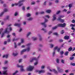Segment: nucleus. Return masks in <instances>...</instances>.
I'll list each match as a JSON object with an SVG mask.
<instances>
[{"label":"nucleus","instance_id":"12","mask_svg":"<svg viewBox=\"0 0 75 75\" xmlns=\"http://www.w3.org/2000/svg\"><path fill=\"white\" fill-rule=\"evenodd\" d=\"M53 72H54L55 74H58V72L55 69H52Z\"/></svg>","mask_w":75,"mask_h":75},{"label":"nucleus","instance_id":"48","mask_svg":"<svg viewBox=\"0 0 75 75\" xmlns=\"http://www.w3.org/2000/svg\"><path fill=\"white\" fill-rule=\"evenodd\" d=\"M69 53V52L68 51H67L66 52H65L64 53V55H66L67 56V55H68V54Z\"/></svg>","mask_w":75,"mask_h":75},{"label":"nucleus","instance_id":"54","mask_svg":"<svg viewBox=\"0 0 75 75\" xmlns=\"http://www.w3.org/2000/svg\"><path fill=\"white\" fill-rule=\"evenodd\" d=\"M3 33L1 35V38H3V37H4V33Z\"/></svg>","mask_w":75,"mask_h":75},{"label":"nucleus","instance_id":"11","mask_svg":"<svg viewBox=\"0 0 75 75\" xmlns=\"http://www.w3.org/2000/svg\"><path fill=\"white\" fill-rule=\"evenodd\" d=\"M64 39L65 40H69V36L67 35H66L64 37Z\"/></svg>","mask_w":75,"mask_h":75},{"label":"nucleus","instance_id":"17","mask_svg":"<svg viewBox=\"0 0 75 75\" xmlns=\"http://www.w3.org/2000/svg\"><path fill=\"white\" fill-rule=\"evenodd\" d=\"M16 67L17 68H22L23 67V65H20L18 64H17L16 65Z\"/></svg>","mask_w":75,"mask_h":75},{"label":"nucleus","instance_id":"55","mask_svg":"<svg viewBox=\"0 0 75 75\" xmlns=\"http://www.w3.org/2000/svg\"><path fill=\"white\" fill-rule=\"evenodd\" d=\"M35 4V2H34V1H33L31 3V5H34V4Z\"/></svg>","mask_w":75,"mask_h":75},{"label":"nucleus","instance_id":"32","mask_svg":"<svg viewBox=\"0 0 75 75\" xmlns=\"http://www.w3.org/2000/svg\"><path fill=\"white\" fill-rule=\"evenodd\" d=\"M32 39L33 41H35V40H37V38H35V37H33L32 38Z\"/></svg>","mask_w":75,"mask_h":75},{"label":"nucleus","instance_id":"22","mask_svg":"<svg viewBox=\"0 0 75 75\" xmlns=\"http://www.w3.org/2000/svg\"><path fill=\"white\" fill-rule=\"evenodd\" d=\"M12 54L14 57H16V56H17V55H18V53H13Z\"/></svg>","mask_w":75,"mask_h":75},{"label":"nucleus","instance_id":"27","mask_svg":"<svg viewBox=\"0 0 75 75\" xmlns=\"http://www.w3.org/2000/svg\"><path fill=\"white\" fill-rule=\"evenodd\" d=\"M7 71L6 70L3 71V74L4 75H7Z\"/></svg>","mask_w":75,"mask_h":75},{"label":"nucleus","instance_id":"21","mask_svg":"<svg viewBox=\"0 0 75 75\" xmlns=\"http://www.w3.org/2000/svg\"><path fill=\"white\" fill-rule=\"evenodd\" d=\"M39 40L40 41H41L42 39V37H41V36L40 35H39Z\"/></svg>","mask_w":75,"mask_h":75},{"label":"nucleus","instance_id":"31","mask_svg":"<svg viewBox=\"0 0 75 75\" xmlns=\"http://www.w3.org/2000/svg\"><path fill=\"white\" fill-rule=\"evenodd\" d=\"M51 10H46V13H51Z\"/></svg>","mask_w":75,"mask_h":75},{"label":"nucleus","instance_id":"45","mask_svg":"<svg viewBox=\"0 0 75 75\" xmlns=\"http://www.w3.org/2000/svg\"><path fill=\"white\" fill-rule=\"evenodd\" d=\"M57 27H58V26H55L54 27L52 28V29L53 30H55V29H57Z\"/></svg>","mask_w":75,"mask_h":75},{"label":"nucleus","instance_id":"16","mask_svg":"<svg viewBox=\"0 0 75 75\" xmlns=\"http://www.w3.org/2000/svg\"><path fill=\"white\" fill-rule=\"evenodd\" d=\"M8 11V10L7 8H5L4 9V11H3V12H4V13H6V12H7Z\"/></svg>","mask_w":75,"mask_h":75},{"label":"nucleus","instance_id":"39","mask_svg":"<svg viewBox=\"0 0 75 75\" xmlns=\"http://www.w3.org/2000/svg\"><path fill=\"white\" fill-rule=\"evenodd\" d=\"M64 33H65V32H64V30H62L60 32L61 34H63Z\"/></svg>","mask_w":75,"mask_h":75},{"label":"nucleus","instance_id":"26","mask_svg":"<svg viewBox=\"0 0 75 75\" xmlns=\"http://www.w3.org/2000/svg\"><path fill=\"white\" fill-rule=\"evenodd\" d=\"M55 60L57 63V64H59V59L57 58Z\"/></svg>","mask_w":75,"mask_h":75},{"label":"nucleus","instance_id":"37","mask_svg":"<svg viewBox=\"0 0 75 75\" xmlns=\"http://www.w3.org/2000/svg\"><path fill=\"white\" fill-rule=\"evenodd\" d=\"M50 48H53L54 47V44H50Z\"/></svg>","mask_w":75,"mask_h":75},{"label":"nucleus","instance_id":"7","mask_svg":"<svg viewBox=\"0 0 75 75\" xmlns=\"http://www.w3.org/2000/svg\"><path fill=\"white\" fill-rule=\"evenodd\" d=\"M57 47H54L53 49V51L52 53V56L53 57L55 56V51H56V49Z\"/></svg>","mask_w":75,"mask_h":75},{"label":"nucleus","instance_id":"47","mask_svg":"<svg viewBox=\"0 0 75 75\" xmlns=\"http://www.w3.org/2000/svg\"><path fill=\"white\" fill-rule=\"evenodd\" d=\"M25 6H23L22 7V10H23V11H25Z\"/></svg>","mask_w":75,"mask_h":75},{"label":"nucleus","instance_id":"36","mask_svg":"<svg viewBox=\"0 0 75 75\" xmlns=\"http://www.w3.org/2000/svg\"><path fill=\"white\" fill-rule=\"evenodd\" d=\"M14 48H17V43L16 42H14Z\"/></svg>","mask_w":75,"mask_h":75},{"label":"nucleus","instance_id":"35","mask_svg":"<svg viewBox=\"0 0 75 75\" xmlns=\"http://www.w3.org/2000/svg\"><path fill=\"white\" fill-rule=\"evenodd\" d=\"M65 60H64L63 59H62L61 60V63H62V64H64V63H65Z\"/></svg>","mask_w":75,"mask_h":75},{"label":"nucleus","instance_id":"41","mask_svg":"<svg viewBox=\"0 0 75 75\" xmlns=\"http://www.w3.org/2000/svg\"><path fill=\"white\" fill-rule=\"evenodd\" d=\"M69 8H71L72 7V4H70L69 5Z\"/></svg>","mask_w":75,"mask_h":75},{"label":"nucleus","instance_id":"43","mask_svg":"<svg viewBox=\"0 0 75 75\" xmlns=\"http://www.w3.org/2000/svg\"><path fill=\"white\" fill-rule=\"evenodd\" d=\"M18 39L19 38H17V39H15V38H14L13 40V42H14V41H17L18 40Z\"/></svg>","mask_w":75,"mask_h":75},{"label":"nucleus","instance_id":"40","mask_svg":"<svg viewBox=\"0 0 75 75\" xmlns=\"http://www.w3.org/2000/svg\"><path fill=\"white\" fill-rule=\"evenodd\" d=\"M31 34V32L28 33L27 35V37H28V36H29V35H30Z\"/></svg>","mask_w":75,"mask_h":75},{"label":"nucleus","instance_id":"56","mask_svg":"<svg viewBox=\"0 0 75 75\" xmlns=\"http://www.w3.org/2000/svg\"><path fill=\"white\" fill-rule=\"evenodd\" d=\"M24 40L23 39H21V43H24Z\"/></svg>","mask_w":75,"mask_h":75},{"label":"nucleus","instance_id":"19","mask_svg":"<svg viewBox=\"0 0 75 75\" xmlns=\"http://www.w3.org/2000/svg\"><path fill=\"white\" fill-rule=\"evenodd\" d=\"M25 51H26V50H25V49L22 50L21 52V54H23V52H25Z\"/></svg>","mask_w":75,"mask_h":75},{"label":"nucleus","instance_id":"25","mask_svg":"<svg viewBox=\"0 0 75 75\" xmlns=\"http://www.w3.org/2000/svg\"><path fill=\"white\" fill-rule=\"evenodd\" d=\"M9 16H6V18L4 19V20L5 21H6V20H8L9 19Z\"/></svg>","mask_w":75,"mask_h":75},{"label":"nucleus","instance_id":"51","mask_svg":"<svg viewBox=\"0 0 75 75\" xmlns=\"http://www.w3.org/2000/svg\"><path fill=\"white\" fill-rule=\"evenodd\" d=\"M10 41H11V38L8 39L7 40V42H10Z\"/></svg>","mask_w":75,"mask_h":75},{"label":"nucleus","instance_id":"50","mask_svg":"<svg viewBox=\"0 0 75 75\" xmlns=\"http://www.w3.org/2000/svg\"><path fill=\"white\" fill-rule=\"evenodd\" d=\"M47 1H45L44 2V3H43V6H45L47 4Z\"/></svg>","mask_w":75,"mask_h":75},{"label":"nucleus","instance_id":"44","mask_svg":"<svg viewBox=\"0 0 75 75\" xmlns=\"http://www.w3.org/2000/svg\"><path fill=\"white\" fill-rule=\"evenodd\" d=\"M64 53V51H62L60 52V54H61V56L63 55Z\"/></svg>","mask_w":75,"mask_h":75},{"label":"nucleus","instance_id":"13","mask_svg":"<svg viewBox=\"0 0 75 75\" xmlns=\"http://www.w3.org/2000/svg\"><path fill=\"white\" fill-rule=\"evenodd\" d=\"M57 21H60L61 22H64V19H62L60 18H58L57 19Z\"/></svg>","mask_w":75,"mask_h":75},{"label":"nucleus","instance_id":"53","mask_svg":"<svg viewBox=\"0 0 75 75\" xmlns=\"http://www.w3.org/2000/svg\"><path fill=\"white\" fill-rule=\"evenodd\" d=\"M8 62L7 60H6L4 62V64H8Z\"/></svg>","mask_w":75,"mask_h":75},{"label":"nucleus","instance_id":"57","mask_svg":"<svg viewBox=\"0 0 75 75\" xmlns=\"http://www.w3.org/2000/svg\"><path fill=\"white\" fill-rule=\"evenodd\" d=\"M34 65H38V62H36L34 63Z\"/></svg>","mask_w":75,"mask_h":75},{"label":"nucleus","instance_id":"29","mask_svg":"<svg viewBox=\"0 0 75 75\" xmlns=\"http://www.w3.org/2000/svg\"><path fill=\"white\" fill-rule=\"evenodd\" d=\"M53 35H59V34H58L57 32H54L53 33Z\"/></svg>","mask_w":75,"mask_h":75},{"label":"nucleus","instance_id":"64","mask_svg":"<svg viewBox=\"0 0 75 75\" xmlns=\"http://www.w3.org/2000/svg\"><path fill=\"white\" fill-rule=\"evenodd\" d=\"M22 60H23V59H21L19 60V63H20V62H21V61H22Z\"/></svg>","mask_w":75,"mask_h":75},{"label":"nucleus","instance_id":"4","mask_svg":"<svg viewBox=\"0 0 75 75\" xmlns=\"http://www.w3.org/2000/svg\"><path fill=\"white\" fill-rule=\"evenodd\" d=\"M34 69V67L30 66L28 67H27L26 69L28 71H31Z\"/></svg>","mask_w":75,"mask_h":75},{"label":"nucleus","instance_id":"61","mask_svg":"<svg viewBox=\"0 0 75 75\" xmlns=\"http://www.w3.org/2000/svg\"><path fill=\"white\" fill-rule=\"evenodd\" d=\"M65 16L64 15L63 16H59V17H58V18H63V17H64Z\"/></svg>","mask_w":75,"mask_h":75},{"label":"nucleus","instance_id":"23","mask_svg":"<svg viewBox=\"0 0 75 75\" xmlns=\"http://www.w3.org/2000/svg\"><path fill=\"white\" fill-rule=\"evenodd\" d=\"M41 30H42L43 31H44V33H47V30L43 28L42 29H41Z\"/></svg>","mask_w":75,"mask_h":75},{"label":"nucleus","instance_id":"28","mask_svg":"<svg viewBox=\"0 0 75 75\" xmlns=\"http://www.w3.org/2000/svg\"><path fill=\"white\" fill-rule=\"evenodd\" d=\"M75 57H69V59L71 61H73Z\"/></svg>","mask_w":75,"mask_h":75},{"label":"nucleus","instance_id":"6","mask_svg":"<svg viewBox=\"0 0 75 75\" xmlns=\"http://www.w3.org/2000/svg\"><path fill=\"white\" fill-rule=\"evenodd\" d=\"M52 21H54L57 19V15L56 14H54L52 16Z\"/></svg>","mask_w":75,"mask_h":75},{"label":"nucleus","instance_id":"49","mask_svg":"<svg viewBox=\"0 0 75 75\" xmlns=\"http://www.w3.org/2000/svg\"><path fill=\"white\" fill-rule=\"evenodd\" d=\"M57 26V27H62V24H58V25Z\"/></svg>","mask_w":75,"mask_h":75},{"label":"nucleus","instance_id":"9","mask_svg":"<svg viewBox=\"0 0 75 75\" xmlns=\"http://www.w3.org/2000/svg\"><path fill=\"white\" fill-rule=\"evenodd\" d=\"M33 19V18L32 17H30L28 18H27V20L28 21H32Z\"/></svg>","mask_w":75,"mask_h":75},{"label":"nucleus","instance_id":"2","mask_svg":"<svg viewBox=\"0 0 75 75\" xmlns=\"http://www.w3.org/2000/svg\"><path fill=\"white\" fill-rule=\"evenodd\" d=\"M48 20H47V19H45L44 22L41 23L40 24L42 25H43L45 28H46L47 27V25L45 23L48 22Z\"/></svg>","mask_w":75,"mask_h":75},{"label":"nucleus","instance_id":"58","mask_svg":"<svg viewBox=\"0 0 75 75\" xmlns=\"http://www.w3.org/2000/svg\"><path fill=\"white\" fill-rule=\"evenodd\" d=\"M3 29L1 28L0 29V34L1 33H2V32H3Z\"/></svg>","mask_w":75,"mask_h":75},{"label":"nucleus","instance_id":"1","mask_svg":"<svg viewBox=\"0 0 75 75\" xmlns=\"http://www.w3.org/2000/svg\"><path fill=\"white\" fill-rule=\"evenodd\" d=\"M11 24L8 25V28L5 29L4 31L5 33H7V34H8V33H9L10 31H12V28H11V27H10L8 28V27H10V26H11Z\"/></svg>","mask_w":75,"mask_h":75},{"label":"nucleus","instance_id":"14","mask_svg":"<svg viewBox=\"0 0 75 75\" xmlns=\"http://www.w3.org/2000/svg\"><path fill=\"white\" fill-rule=\"evenodd\" d=\"M34 60H37V58H36V57L33 58L32 60H30V62H33Z\"/></svg>","mask_w":75,"mask_h":75},{"label":"nucleus","instance_id":"24","mask_svg":"<svg viewBox=\"0 0 75 75\" xmlns=\"http://www.w3.org/2000/svg\"><path fill=\"white\" fill-rule=\"evenodd\" d=\"M25 50H26V51H27L28 52H29V51H30V47H28L26 49H25Z\"/></svg>","mask_w":75,"mask_h":75},{"label":"nucleus","instance_id":"33","mask_svg":"<svg viewBox=\"0 0 75 75\" xmlns=\"http://www.w3.org/2000/svg\"><path fill=\"white\" fill-rule=\"evenodd\" d=\"M25 1V0H21L20 1H19V3H22V2H24Z\"/></svg>","mask_w":75,"mask_h":75},{"label":"nucleus","instance_id":"63","mask_svg":"<svg viewBox=\"0 0 75 75\" xmlns=\"http://www.w3.org/2000/svg\"><path fill=\"white\" fill-rule=\"evenodd\" d=\"M45 17H47V18H50V16L48 15H46L45 16Z\"/></svg>","mask_w":75,"mask_h":75},{"label":"nucleus","instance_id":"38","mask_svg":"<svg viewBox=\"0 0 75 75\" xmlns=\"http://www.w3.org/2000/svg\"><path fill=\"white\" fill-rule=\"evenodd\" d=\"M39 14H44V13H45V12H44V11H42L39 12Z\"/></svg>","mask_w":75,"mask_h":75},{"label":"nucleus","instance_id":"18","mask_svg":"<svg viewBox=\"0 0 75 75\" xmlns=\"http://www.w3.org/2000/svg\"><path fill=\"white\" fill-rule=\"evenodd\" d=\"M31 16V15L30 13H28L26 15V16L27 17H30Z\"/></svg>","mask_w":75,"mask_h":75},{"label":"nucleus","instance_id":"59","mask_svg":"<svg viewBox=\"0 0 75 75\" xmlns=\"http://www.w3.org/2000/svg\"><path fill=\"white\" fill-rule=\"evenodd\" d=\"M59 41L60 42H63V40L62 39H60L59 40Z\"/></svg>","mask_w":75,"mask_h":75},{"label":"nucleus","instance_id":"42","mask_svg":"<svg viewBox=\"0 0 75 75\" xmlns=\"http://www.w3.org/2000/svg\"><path fill=\"white\" fill-rule=\"evenodd\" d=\"M72 50V48L71 47H70L68 49L69 51H71Z\"/></svg>","mask_w":75,"mask_h":75},{"label":"nucleus","instance_id":"20","mask_svg":"<svg viewBox=\"0 0 75 75\" xmlns=\"http://www.w3.org/2000/svg\"><path fill=\"white\" fill-rule=\"evenodd\" d=\"M24 68V66H23V67H21L20 68V70L21 71H22V72H23L24 71H25V70L23 68Z\"/></svg>","mask_w":75,"mask_h":75},{"label":"nucleus","instance_id":"15","mask_svg":"<svg viewBox=\"0 0 75 75\" xmlns=\"http://www.w3.org/2000/svg\"><path fill=\"white\" fill-rule=\"evenodd\" d=\"M8 54H7L3 56V58L5 57L6 58H8Z\"/></svg>","mask_w":75,"mask_h":75},{"label":"nucleus","instance_id":"62","mask_svg":"<svg viewBox=\"0 0 75 75\" xmlns=\"http://www.w3.org/2000/svg\"><path fill=\"white\" fill-rule=\"evenodd\" d=\"M23 3H21L18 5V6L19 7H21V6H23Z\"/></svg>","mask_w":75,"mask_h":75},{"label":"nucleus","instance_id":"3","mask_svg":"<svg viewBox=\"0 0 75 75\" xmlns=\"http://www.w3.org/2000/svg\"><path fill=\"white\" fill-rule=\"evenodd\" d=\"M45 71L44 70H35V72H38L39 74H40L41 73H44L45 72Z\"/></svg>","mask_w":75,"mask_h":75},{"label":"nucleus","instance_id":"30","mask_svg":"<svg viewBox=\"0 0 75 75\" xmlns=\"http://www.w3.org/2000/svg\"><path fill=\"white\" fill-rule=\"evenodd\" d=\"M66 25L65 23H64L63 24H62V27H65Z\"/></svg>","mask_w":75,"mask_h":75},{"label":"nucleus","instance_id":"46","mask_svg":"<svg viewBox=\"0 0 75 75\" xmlns=\"http://www.w3.org/2000/svg\"><path fill=\"white\" fill-rule=\"evenodd\" d=\"M70 65L71 66H75V63H71Z\"/></svg>","mask_w":75,"mask_h":75},{"label":"nucleus","instance_id":"52","mask_svg":"<svg viewBox=\"0 0 75 75\" xmlns=\"http://www.w3.org/2000/svg\"><path fill=\"white\" fill-rule=\"evenodd\" d=\"M18 12H16L14 14V16H17V15H18Z\"/></svg>","mask_w":75,"mask_h":75},{"label":"nucleus","instance_id":"34","mask_svg":"<svg viewBox=\"0 0 75 75\" xmlns=\"http://www.w3.org/2000/svg\"><path fill=\"white\" fill-rule=\"evenodd\" d=\"M4 12H2L0 14V17H1L3 16V14H4Z\"/></svg>","mask_w":75,"mask_h":75},{"label":"nucleus","instance_id":"8","mask_svg":"<svg viewBox=\"0 0 75 75\" xmlns=\"http://www.w3.org/2000/svg\"><path fill=\"white\" fill-rule=\"evenodd\" d=\"M21 25V23H15L14 25V26H17L18 27H20V26Z\"/></svg>","mask_w":75,"mask_h":75},{"label":"nucleus","instance_id":"5","mask_svg":"<svg viewBox=\"0 0 75 75\" xmlns=\"http://www.w3.org/2000/svg\"><path fill=\"white\" fill-rule=\"evenodd\" d=\"M57 71L59 73H62L63 72L64 70L62 69H61L60 67L58 66L57 67Z\"/></svg>","mask_w":75,"mask_h":75},{"label":"nucleus","instance_id":"10","mask_svg":"<svg viewBox=\"0 0 75 75\" xmlns=\"http://www.w3.org/2000/svg\"><path fill=\"white\" fill-rule=\"evenodd\" d=\"M56 47L57 48L56 49V50H57V51L58 52H59L60 51V50H61V49L60 48H59L58 46H56L54 47V48Z\"/></svg>","mask_w":75,"mask_h":75},{"label":"nucleus","instance_id":"60","mask_svg":"<svg viewBox=\"0 0 75 75\" xmlns=\"http://www.w3.org/2000/svg\"><path fill=\"white\" fill-rule=\"evenodd\" d=\"M61 13V11H58L56 13V14H59Z\"/></svg>","mask_w":75,"mask_h":75}]
</instances>
